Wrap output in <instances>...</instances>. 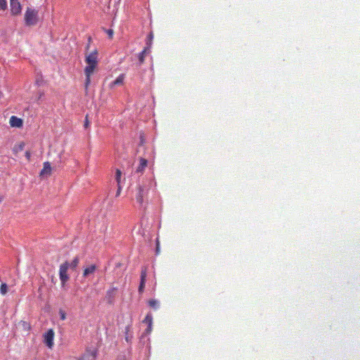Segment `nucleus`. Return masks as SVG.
I'll return each instance as SVG.
<instances>
[{
    "label": "nucleus",
    "mask_w": 360,
    "mask_h": 360,
    "mask_svg": "<svg viewBox=\"0 0 360 360\" xmlns=\"http://www.w3.org/2000/svg\"><path fill=\"white\" fill-rule=\"evenodd\" d=\"M96 351H86L81 357L80 360H96Z\"/></svg>",
    "instance_id": "obj_8"
},
{
    "label": "nucleus",
    "mask_w": 360,
    "mask_h": 360,
    "mask_svg": "<svg viewBox=\"0 0 360 360\" xmlns=\"http://www.w3.org/2000/svg\"><path fill=\"white\" fill-rule=\"evenodd\" d=\"M84 127L86 129L89 127V121L88 120V115H86L85 121H84Z\"/></svg>",
    "instance_id": "obj_28"
},
{
    "label": "nucleus",
    "mask_w": 360,
    "mask_h": 360,
    "mask_svg": "<svg viewBox=\"0 0 360 360\" xmlns=\"http://www.w3.org/2000/svg\"><path fill=\"white\" fill-rule=\"evenodd\" d=\"M148 305L153 309H157L158 307V302L155 300H150L148 301Z\"/></svg>",
    "instance_id": "obj_23"
},
{
    "label": "nucleus",
    "mask_w": 360,
    "mask_h": 360,
    "mask_svg": "<svg viewBox=\"0 0 360 360\" xmlns=\"http://www.w3.org/2000/svg\"><path fill=\"white\" fill-rule=\"evenodd\" d=\"M120 192H121V186H120V184H119V185H117V191L116 193V196L120 195Z\"/></svg>",
    "instance_id": "obj_30"
},
{
    "label": "nucleus",
    "mask_w": 360,
    "mask_h": 360,
    "mask_svg": "<svg viewBox=\"0 0 360 360\" xmlns=\"http://www.w3.org/2000/svg\"><path fill=\"white\" fill-rule=\"evenodd\" d=\"M146 195V191L145 189L139 186L138 188H137V193L136 194V200L137 201L138 203H139V205H143V198Z\"/></svg>",
    "instance_id": "obj_6"
},
{
    "label": "nucleus",
    "mask_w": 360,
    "mask_h": 360,
    "mask_svg": "<svg viewBox=\"0 0 360 360\" xmlns=\"http://www.w3.org/2000/svg\"><path fill=\"white\" fill-rule=\"evenodd\" d=\"M7 291H8V286H7L6 283H1V285L0 286L1 294L4 295L6 294Z\"/></svg>",
    "instance_id": "obj_20"
},
{
    "label": "nucleus",
    "mask_w": 360,
    "mask_h": 360,
    "mask_svg": "<svg viewBox=\"0 0 360 360\" xmlns=\"http://www.w3.org/2000/svg\"><path fill=\"white\" fill-rule=\"evenodd\" d=\"M68 268L69 262L67 261L60 265L59 277L62 286H64L70 278L69 276L68 275Z\"/></svg>",
    "instance_id": "obj_3"
},
{
    "label": "nucleus",
    "mask_w": 360,
    "mask_h": 360,
    "mask_svg": "<svg viewBox=\"0 0 360 360\" xmlns=\"http://www.w3.org/2000/svg\"><path fill=\"white\" fill-rule=\"evenodd\" d=\"M122 172L120 169H117L115 172V179L117 183V185L120 184V179H121Z\"/></svg>",
    "instance_id": "obj_21"
},
{
    "label": "nucleus",
    "mask_w": 360,
    "mask_h": 360,
    "mask_svg": "<svg viewBox=\"0 0 360 360\" xmlns=\"http://www.w3.org/2000/svg\"><path fill=\"white\" fill-rule=\"evenodd\" d=\"M54 335L55 333L53 329H49L44 335V342L49 348L51 349L53 346Z\"/></svg>",
    "instance_id": "obj_4"
},
{
    "label": "nucleus",
    "mask_w": 360,
    "mask_h": 360,
    "mask_svg": "<svg viewBox=\"0 0 360 360\" xmlns=\"http://www.w3.org/2000/svg\"><path fill=\"white\" fill-rule=\"evenodd\" d=\"M19 326L25 332L29 333L31 329L30 324L25 321H21L19 323Z\"/></svg>",
    "instance_id": "obj_15"
},
{
    "label": "nucleus",
    "mask_w": 360,
    "mask_h": 360,
    "mask_svg": "<svg viewBox=\"0 0 360 360\" xmlns=\"http://www.w3.org/2000/svg\"><path fill=\"white\" fill-rule=\"evenodd\" d=\"M106 33L108 34V37L112 39L113 37L114 32L112 30L109 29L105 30Z\"/></svg>",
    "instance_id": "obj_27"
},
{
    "label": "nucleus",
    "mask_w": 360,
    "mask_h": 360,
    "mask_svg": "<svg viewBox=\"0 0 360 360\" xmlns=\"http://www.w3.org/2000/svg\"><path fill=\"white\" fill-rule=\"evenodd\" d=\"M2 200H3V197L0 196V203L2 202Z\"/></svg>",
    "instance_id": "obj_31"
},
{
    "label": "nucleus",
    "mask_w": 360,
    "mask_h": 360,
    "mask_svg": "<svg viewBox=\"0 0 360 360\" xmlns=\"http://www.w3.org/2000/svg\"><path fill=\"white\" fill-rule=\"evenodd\" d=\"M152 321H153V318H152V316L150 314H148L143 320V322L148 324V330H150Z\"/></svg>",
    "instance_id": "obj_17"
},
{
    "label": "nucleus",
    "mask_w": 360,
    "mask_h": 360,
    "mask_svg": "<svg viewBox=\"0 0 360 360\" xmlns=\"http://www.w3.org/2000/svg\"><path fill=\"white\" fill-rule=\"evenodd\" d=\"M124 77L123 75H120L111 84V86H116L122 84Z\"/></svg>",
    "instance_id": "obj_16"
},
{
    "label": "nucleus",
    "mask_w": 360,
    "mask_h": 360,
    "mask_svg": "<svg viewBox=\"0 0 360 360\" xmlns=\"http://www.w3.org/2000/svg\"><path fill=\"white\" fill-rule=\"evenodd\" d=\"M148 161L145 158H140V164L136 169V172H143L145 168L147 167Z\"/></svg>",
    "instance_id": "obj_13"
},
{
    "label": "nucleus",
    "mask_w": 360,
    "mask_h": 360,
    "mask_svg": "<svg viewBox=\"0 0 360 360\" xmlns=\"http://www.w3.org/2000/svg\"><path fill=\"white\" fill-rule=\"evenodd\" d=\"M10 124L11 127H21L22 126V120L15 116H11Z\"/></svg>",
    "instance_id": "obj_10"
},
{
    "label": "nucleus",
    "mask_w": 360,
    "mask_h": 360,
    "mask_svg": "<svg viewBox=\"0 0 360 360\" xmlns=\"http://www.w3.org/2000/svg\"><path fill=\"white\" fill-rule=\"evenodd\" d=\"M96 269V266L95 264H91V265L89 266H86L84 269L83 276L84 277H86L89 274H94L95 272Z\"/></svg>",
    "instance_id": "obj_12"
},
{
    "label": "nucleus",
    "mask_w": 360,
    "mask_h": 360,
    "mask_svg": "<svg viewBox=\"0 0 360 360\" xmlns=\"http://www.w3.org/2000/svg\"><path fill=\"white\" fill-rule=\"evenodd\" d=\"M129 331H130V326H127L125 327V340L127 342H130L131 339V336L129 335Z\"/></svg>",
    "instance_id": "obj_19"
},
{
    "label": "nucleus",
    "mask_w": 360,
    "mask_h": 360,
    "mask_svg": "<svg viewBox=\"0 0 360 360\" xmlns=\"http://www.w3.org/2000/svg\"><path fill=\"white\" fill-rule=\"evenodd\" d=\"M51 167L49 162H45L43 164V169L40 172V176L51 175Z\"/></svg>",
    "instance_id": "obj_9"
},
{
    "label": "nucleus",
    "mask_w": 360,
    "mask_h": 360,
    "mask_svg": "<svg viewBox=\"0 0 360 360\" xmlns=\"http://www.w3.org/2000/svg\"><path fill=\"white\" fill-rule=\"evenodd\" d=\"M11 12L13 15H17L21 13L22 7L18 0H10Z\"/></svg>",
    "instance_id": "obj_5"
},
{
    "label": "nucleus",
    "mask_w": 360,
    "mask_h": 360,
    "mask_svg": "<svg viewBox=\"0 0 360 360\" xmlns=\"http://www.w3.org/2000/svg\"><path fill=\"white\" fill-rule=\"evenodd\" d=\"M59 315L61 320L64 321L66 319V313L63 309H60Z\"/></svg>",
    "instance_id": "obj_26"
},
{
    "label": "nucleus",
    "mask_w": 360,
    "mask_h": 360,
    "mask_svg": "<svg viewBox=\"0 0 360 360\" xmlns=\"http://www.w3.org/2000/svg\"><path fill=\"white\" fill-rule=\"evenodd\" d=\"M25 23L27 26H34L37 24L39 21V13L38 11L27 7L25 12Z\"/></svg>",
    "instance_id": "obj_2"
},
{
    "label": "nucleus",
    "mask_w": 360,
    "mask_h": 360,
    "mask_svg": "<svg viewBox=\"0 0 360 360\" xmlns=\"http://www.w3.org/2000/svg\"><path fill=\"white\" fill-rule=\"evenodd\" d=\"M85 62L87 64L84 69V73L86 76L85 88L87 89L91 82V75L94 72L98 64V51L94 50L89 55H87L85 58Z\"/></svg>",
    "instance_id": "obj_1"
},
{
    "label": "nucleus",
    "mask_w": 360,
    "mask_h": 360,
    "mask_svg": "<svg viewBox=\"0 0 360 360\" xmlns=\"http://www.w3.org/2000/svg\"><path fill=\"white\" fill-rule=\"evenodd\" d=\"M149 47H145L143 50L139 54L138 58L139 60V65H141L144 63L145 58L146 55L149 53Z\"/></svg>",
    "instance_id": "obj_11"
},
{
    "label": "nucleus",
    "mask_w": 360,
    "mask_h": 360,
    "mask_svg": "<svg viewBox=\"0 0 360 360\" xmlns=\"http://www.w3.org/2000/svg\"><path fill=\"white\" fill-rule=\"evenodd\" d=\"M25 157H26L27 160L29 161V160H30V157H31V153H30V151L27 150V151L25 152Z\"/></svg>",
    "instance_id": "obj_29"
},
{
    "label": "nucleus",
    "mask_w": 360,
    "mask_h": 360,
    "mask_svg": "<svg viewBox=\"0 0 360 360\" xmlns=\"http://www.w3.org/2000/svg\"><path fill=\"white\" fill-rule=\"evenodd\" d=\"M147 276V271L146 268H143L141 272V281L139 287V293H142L145 288V283Z\"/></svg>",
    "instance_id": "obj_7"
},
{
    "label": "nucleus",
    "mask_w": 360,
    "mask_h": 360,
    "mask_svg": "<svg viewBox=\"0 0 360 360\" xmlns=\"http://www.w3.org/2000/svg\"><path fill=\"white\" fill-rule=\"evenodd\" d=\"M116 291H117L116 288H112L107 291V295L109 297L112 298L114 297V295H115Z\"/></svg>",
    "instance_id": "obj_22"
},
{
    "label": "nucleus",
    "mask_w": 360,
    "mask_h": 360,
    "mask_svg": "<svg viewBox=\"0 0 360 360\" xmlns=\"http://www.w3.org/2000/svg\"><path fill=\"white\" fill-rule=\"evenodd\" d=\"M79 264V258L77 257H75L72 262L69 264V267L72 268V269H75Z\"/></svg>",
    "instance_id": "obj_18"
},
{
    "label": "nucleus",
    "mask_w": 360,
    "mask_h": 360,
    "mask_svg": "<svg viewBox=\"0 0 360 360\" xmlns=\"http://www.w3.org/2000/svg\"><path fill=\"white\" fill-rule=\"evenodd\" d=\"M7 8L6 0H0V11H5Z\"/></svg>",
    "instance_id": "obj_25"
},
{
    "label": "nucleus",
    "mask_w": 360,
    "mask_h": 360,
    "mask_svg": "<svg viewBox=\"0 0 360 360\" xmlns=\"http://www.w3.org/2000/svg\"><path fill=\"white\" fill-rule=\"evenodd\" d=\"M25 148V143L20 142L18 144L14 146L13 148V153L17 155L19 153L22 152Z\"/></svg>",
    "instance_id": "obj_14"
},
{
    "label": "nucleus",
    "mask_w": 360,
    "mask_h": 360,
    "mask_svg": "<svg viewBox=\"0 0 360 360\" xmlns=\"http://www.w3.org/2000/svg\"><path fill=\"white\" fill-rule=\"evenodd\" d=\"M153 39V34L152 32H150L148 36L147 46H146V47H149V49H150Z\"/></svg>",
    "instance_id": "obj_24"
}]
</instances>
